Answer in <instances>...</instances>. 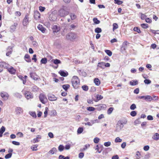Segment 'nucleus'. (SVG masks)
Masks as SVG:
<instances>
[{
    "mask_svg": "<svg viewBox=\"0 0 159 159\" xmlns=\"http://www.w3.org/2000/svg\"><path fill=\"white\" fill-rule=\"evenodd\" d=\"M127 120L126 119H123L121 120H119L118 122L116 127V131H120L123 127V125L126 124L127 123Z\"/></svg>",
    "mask_w": 159,
    "mask_h": 159,
    "instance_id": "f257e3e1",
    "label": "nucleus"
},
{
    "mask_svg": "<svg viewBox=\"0 0 159 159\" xmlns=\"http://www.w3.org/2000/svg\"><path fill=\"white\" fill-rule=\"evenodd\" d=\"M72 86L75 89H77L79 87L80 81L78 77L76 76H74L71 80Z\"/></svg>",
    "mask_w": 159,
    "mask_h": 159,
    "instance_id": "f03ea898",
    "label": "nucleus"
},
{
    "mask_svg": "<svg viewBox=\"0 0 159 159\" xmlns=\"http://www.w3.org/2000/svg\"><path fill=\"white\" fill-rule=\"evenodd\" d=\"M69 14V11L64 8L61 9L58 11V15L61 17H65Z\"/></svg>",
    "mask_w": 159,
    "mask_h": 159,
    "instance_id": "7ed1b4c3",
    "label": "nucleus"
},
{
    "mask_svg": "<svg viewBox=\"0 0 159 159\" xmlns=\"http://www.w3.org/2000/svg\"><path fill=\"white\" fill-rule=\"evenodd\" d=\"M66 37L67 40L73 41L76 38V35L75 33H70L66 35Z\"/></svg>",
    "mask_w": 159,
    "mask_h": 159,
    "instance_id": "20e7f679",
    "label": "nucleus"
},
{
    "mask_svg": "<svg viewBox=\"0 0 159 159\" xmlns=\"http://www.w3.org/2000/svg\"><path fill=\"white\" fill-rule=\"evenodd\" d=\"M39 98L41 102L45 104L47 101V99L45 96L43 94H41L39 96Z\"/></svg>",
    "mask_w": 159,
    "mask_h": 159,
    "instance_id": "39448f33",
    "label": "nucleus"
},
{
    "mask_svg": "<svg viewBox=\"0 0 159 159\" xmlns=\"http://www.w3.org/2000/svg\"><path fill=\"white\" fill-rule=\"evenodd\" d=\"M29 14L26 13L23 21V25L24 26H26L29 23Z\"/></svg>",
    "mask_w": 159,
    "mask_h": 159,
    "instance_id": "423d86ee",
    "label": "nucleus"
},
{
    "mask_svg": "<svg viewBox=\"0 0 159 159\" xmlns=\"http://www.w3.org/2000/svg\"><path fill=\"white\" fill-rule=\"evenodd\" d=\"M96 107V109L98 110H100L103 109H105L106 108V105L104 104H99L95 105Z\"/></svg>",
    "mask_w": 159,
    "mask_h": 159,
    "instance_id": "0eeeda50",
    "label": "nucleus"
},
{
    "mask_svg": "<svg viewBox=\"0 0 159 159\" xmlns=\"http://www.w3.org/2000/svg\"><path fill=\"white\" fill-rule=\"evenodd\" d=\"M52 29L53 31V32L54 33L58 32L61 29L60 27L57 25H53L52 27Z\"/></svg>",
    "mask_w": 159,
    "mask_h": 159,
    "instance_id": "6e6552de",
    "label": "nucleus"
},
{
    "mask_svg": "<svg viewBox=\"0 0 159 159\" xmlns=\"http://www.w3.org/2000/svg\"><path fill=\"white\" fill-rule=\"evenodd\" d=\"M49 18L51 21H55L57 19V17L55 14L52 13L49 15Z\"/></svg>",
    "mask_w": 159,
    "mask_h": 159,
    "instance_id": "1a4fd4ad",
    "label": "nucleus"
},
{
    "mask_svg": "<svg viewBox=\"0 0 159 159\" xmlns=\"http://www.w3.org/2000/svg\"><path fill=\"white\" fill-rule=\"evenodd\" d=\"M25 96L27 99H29L30 98H32L33 96L31 93L29 92H26L24 93Z\"/></svg>",
    "mask_w": 159,
    "mask_h": 159,
    "instance_id": "9d476101",
    "label": "nucleus"
},
{
    "mask_svg": "<svg viewBox=\"0 0 159 159\" xmlns=\"http://www.w3.org/2000/svg\"><path fill=\"white\" fill-rule=\"evenodd\" d=\"M48 99L51 101H54L57 100V98L52 94H49L48 95Z\"/></svg>",
    "mask_w": 159,
    "mask_h": 159,
    "instance_id": "9b49d317",
    "label": "nucleus"
},
{
    "mask_svg": "<svg viewBox=\"0 0 159 159\" xmlns=\"http://www.w3.org/2000/svg\"><path fill=\"white\" fill-rule=\"evenodd\" d=\"M0 95L2 98L4 100H7L9 96L7 93L3 92L1 93Z\"/></svg>",
    "mask_w": 159,
    "mask_h": 159,
    "instance_id": "f8f14e48",
    "label": "nucleus"
},
{
    "mask_svg": "<svg viewBox=\"0 0 159 159\" xmlns=\"http://www.w3.org/2000/svg\"><path fill=\"white\" fill-rule=\"evenodd\" d=\"M30 77L34 80H37L38 79V76L36 75V73L31 72L30 74Z\"/></svg>",
    "mask_w": 159,
    "mask_h": 159,
    "instance_id": "ddd939ff",
    "label": "nucleus"
},
{
    "mask_svg": "<svg viewBox=\"0 0 159 159\" xmlns=\"http://www.w3.org/2000/svg\"><path fill=\"white\" fill-rule=\"evenodd\" d=\"M9 72L12 74H15L16 72V70L13 67L11 66L7 69Z\"/></svg>",
    "mask_w": 159,
    "mask_h": 159,
    "instance_id": "4468645a",
    "label": "nucleus"
},
{
    "mask_svg": "<svg viewBox=\"0 0 159 159\" xmlns=\"http://www.w3.org/2000/svg\"><path fill=\"white\" fill-rule=\"evenodd\" d=\"M17 25L18 24L17 23H14L13 25H12L10 27V31L11 32H14L15 30Z\"/></svg>",
    "mask_w": 159,
    "mask_h": 159,
    "instance_id": "2eb2a0df",
    "label": "nucleus"
},
{
    "mask_svg": "<svg viewBox=\"0 0 159 159\" xmlns=\"http://www.w3.org/2000/svg\"><path fill=\"white\" fill-rule=\"evenodd\" d=\"M16 111L17 114L19 115L22 113L23 110L21 107H18L16 109Z\"/></svg>",
    "mask_w": 159,
    "mask_h": 159,
    "instance_id": "dca6fc26",
    "label": "nucleus"
},
{
    "mask_svg": "<svg viewBox=\"0 0 159 159\" xmlns=\"http://www.w3.org/2000/svg\"><path fill=\"white\" fill-rule=\"evenodd\" d=\"M96 121H98L97 120H92L91 121V122H88L87 123H83V124H84L85 125H88L89 126H92L94 123Z\"/></svg>",
    "mask_w": 159,
    "mask_h": 159,
    "instance_id": "f3484780",
    "label": "nucleus"
},
{
    "mask_svg": "<svg viewBox=\"0 0 159 159\" xmlns=\"http://www.w3.org/2000/svg\"><path fill=\"white\" fill-rule=\"evenodd\" d=\"M8 64L4 62H0V66L4 68H7L8 67Z\"/></svg>",
    "mask_w": 159,
    "mask_h": 159,
    "instance_id": "a211bd4d",
    "label": "nucleus"
},
{
    "mask_svg": "<svg viewBox=\"0 0 159 159\" xmlns=\"http://www.w3.org/2000/svg\"><path fill=\"white\" fill-rule=\"evenodd\" d=\"M38 29L40 30L42 33H44L45 32L46 29L44 28L42 25H39L38 26Z\"/></svg>",
    "mask_w": 159,
    "mask_h": 159,
    "instance_id": "6ab92c4d",
    "label": "nucleus"
},
{
    "mask_svg": "<svg viewBox=\"0 0 159 159\" xmlns=\"http://www.w3.org/2000/svg\"><path fill=\"white\" fill-rule=\"evenodd\" d=\"M24 58L26 61L27 62H31V60L30 58V56L29 54H26Z\"/></svg>",
    "mask_w": 159,
    "mask_h": 159,
    "instance_id": "aec40b11",
    "label": "nucleus"
},
{
    "mask_svg": "<svg viewBox=\"0 0 159 159\" xmlns=\"http://www.w3.org/2000/svg\"><path fill=\"white\" fill-rule=\"evenodd\" d=\"M34 17L36 19H39L40 18V14L38 11H36L34 12Z\"/></svg>",
    "mask_w": 159,
    "mask_h": 159,
    "instance_id": "412c9836",
    "label": "nucleus"
},
{
    "mask_svg": "<svg viewBox=\"0 0 159 159\" xmlns=\"http://www.w3.org/2000/svg\"><path fill=\"white\" fill-rule=\"evenodd\" d=\"M51 61L53 62L55 65H58L59 64L61 63V61L57 59H52Z\"/></svg>",
    "mask_w": 159,
    "mask_h": 159,
    "instance_id": "4be33fe9",
    "label": "nucleus"
},
{
    "mask_svg": "<svg viewBox=\"0 0 159 159\" xmlns=\"http://www.w3.org/2000/svg\"><path fill=\"white\" fill-rule=\"evenodd\" d=\"M152 138L155 140H158L159 139V134L157 133H156L152 136Z\"/></svg>",
    "mask_w": 159,
    "mask_h": 159,
    "instance_id": "5701e85b",
    "label": "nucleus"
},
{
    "mask_svg": "<svg viewBox=\"0 0 159 159\" xmlns=\"http://www.w3.org/2000/svg\"><path fill=\"white\" fill-rule=\"evenodd\" d=\"M59 73L61 76L64 77L68 75V73L67 72H65L63 71H60Z\"/></svg>",
    "mask_w": 159,
    "mask_h": 159,
    "instance_id": "b1692460",
    "label": "nucleus"
},
{
    "mask_svg": "<svg viewBox=\"0 0 159 159\" xmlns=\"http://www.w3.org/2000/svg\"><path fill=\"white\" fill-rule=\"evenodd\" d=\"M78 72H79V74L80 75H81L84 77H85L86 76V75H87L86 73L84 70H80L78 71Z\"/></svg>",
    "mask_w": 159,
    "mask_h": 159,
    "instance_id": "393cba45",
    "label": "nucleus"
},
{
    "mask_svg": "<svg viewBox=\"0 0 159 159\" xmlns=\"http://www.w3.org/2000/svg\"><path fill=\"white\" fill-rule=\"evenodd\" d=\"M94 82L95 84L97 86L99 85L100 84V82L98 78H95L94 80Z\"/></svg>",
    "mask_w": 159,
    "mask_h": 159,
    "instance_id": "a878e982",
    "label": "nucleus"
},
{
    "mask_svg": "<svg viewBox=\"0 0 159 159\" xmlns=\"http://www.w3.org/2000/svg\"><path fill=\"white\" fill-rule=\"evenodd\" d=\"M57 151V149L55 148H52L48 153H50L51 154H53Z\"/></svg>",
    "mask_w": 159,
    "mask_h": 159,
    "instance_id": "bb28decb",
    "label": "nucleus"
},
{
    "mask_svg": "<svg viewBox=\"0 0 159 159\" xmlns=\"http://www.w3.org/2000/svg\"><path fill=\"white\" fill-rule=\"evenodd\" d=\"M104 63L103 62H99L97 65V67H100L102 68H104Z\"/></svg>",
    "mask_w": 159,
    "mask_h": 159,
    "instance_id": "cd10ccee",
    "label": "nucleus"
},
{
    "mask_svg": "<svg viewBox=\"0 0 159 159\" xmlns=\"http://www.w3.org/2000/svg\"><path fill=\"white\" fill-rule=\"evenodd\" d=\"M138 84V82L137 80H133L130 81V85L134 86L137 84Z\"/></svg>",
    "mask_w": 159,
    "mask_h": 159,
    "instance_id": "c85d7f7f",
    "label": "nucleus"
},
{
    "mask_svg": "<svg viewBox=\"0 0 159 159\" xmlns=\"http://www.w3.org/2000/svg\"><path fill=\"white\" fill-rule=\"evenodd\" d=\"M70 86L68 84H64L62 85L63 88L66 91L70 87Z\"/></svg>",
    "mask_w": 159,
    "mask_h": 159,
    "instance_id": "c756f323",
    "label": "nucleus"
},
{
    "mask_svg": "<svg viewBox=\"0 0 159 159\" xmlns=\"http://www.w3.org/2000/svg\"><path fill=\"white\" fill-rule=\"evenodd\" d=\"M14 96L18 98H20L22 97V95L19 93L16 92L14 94Z\"/></svg>",
    "mask_w": 159,
    "mask_h": 159,
    "instance_id": "7c9ffc66",
    "label": "nucleus"
},
{
    "mask_svg": "<svg viewBox=\"0 0 159 159\" xmlns=\"http://www.w3.org/2000/svg\"><path fill=\"white\" fill-rule=\"evenodd\" d=\"M93 21L95 24H99L100 22V21L98 20L97 18H93Z\"/></svg>",
    "mask_w": 159,
    "mask_h": 159,
    "instance_id": "2f4dec72",
    "label": "nucleus"
},
{
    "mask_svg": "<svg viewBox=\"0 0 159 159\" xmlns=\"http://www.w3.org/2000/svg\"><path fill=\"white\" fill-rule=\"evenodd\" d=\"M40 61L41 63L45 64L47 62V59L46 58H42Z\"/></svg>",
    "mask_w": 159,
    "mask_h": 159,
    "instance_id": "473e14b6",
    "label": "nucleus"
},
{
    "mask_svg": "<svg viewBox=\"0 0 159 159\" xmlns=\"http://www.w3.org/2000/svg\"><path fill=\"white\" fill-rule=\"evenodd\" d=\"M102 31L101 29L99 27H97L95 29V32L96 33H99L101 32Z\"/></svg>",
    "mask_w": 159,
    "mask_h": 159,
    "instance_id": "72a5a7b5",
    "label": "nucleus"
},
{
    "mask_svg": "<svg viewBox=\"0 0 159 159\" xmlns=\"http://www.w3.org/2000/svg\"><path fill=\"white\" fill-rule=\"evenodd\" d=\"M70 16L71 20H74L75 19L76 16L75 14L71 13L70 14Z\"/></svg>",
    "mask_w": 159,
    "mask_h": 159,
    "instance_id": "f704fd0d",
    "label": "nucleus"
},
{
    "mask_svg": "<svg viewBox=\"0 0 159 159\" xmlns=\"http://www.w3.org/2000/svg\"><path fill=\"white\" fill-rule=\"evenodd\" d=\"M105 52L109 56H111L112 55V52L108 50H105Z\"/></svg>",
    "mask_w": 159,
    "mask_h": 159,
    "instance_id": "c9c22d12",
    "label": "nucleus"
},
{
    "mask_svg": "<svg viewBox=\"0 0 159 159\" xmlns=\"http://www.w3.org/2000/svg\"><path fill=\"white\" fill-rule=\"evenodd\" d=\"M145 99L148 100L149 101H151L152 100V98L151 96L148 95L145 96Z\"/></svg>",
    "mask_w": 159,
    "mask_h": 159,
    "instance_id": "e433bc0d",
    "label": "nucleus"
},
{
    "mask_svg": "<svg viewBox=\"0 0 159 159\" xmlns=\"http://www.w3.org/2000/svg\"><path fill=\"white\" fill-rule=\"evenodd\" d=\"M83 131V129L82 127L79 128L77 131V134H80Z\"/></svg>",
    "mask_w": 159,
    "mask_h": 159,
    "instance_id": "4c0bfd02",
    "label": "nucleus"
},
{
    "mask_svg": "<svg viewBox=\"0 0 159 159\" xmlns=\"http://www.w3.org/2000/svg\"><path fill=\"white\" fill-rule=\"evenodd\" d=\"M38 88L36 86H34L32 88V91L33 92H36L38 90Z\"/></svg>",
    "mask_w": 159,
    "mask_h": 159,
    "instance_id": "58836bf2",
    "label": "nucleus"
},
{
    "mask_svg": "<svg viewBox=\"0 0 159 159\" xmlns=\"http://www.w3.org/2000/svg\"><path fill=\"white\" fill-rule=\"evenodd\" d=\"M122 141V139H120L119 137H117L115 139V143L121 142Z\"/></svg>",
    "mask_w": 159,
    "mask_h": 159,
    "instance_id": "ea45409f",
    "label": "nucleus"
},
{
    "mask_svg": "<svg viewBox=\"0 0 159 159\" xmlns=\"http://www.w3.org/2000/svg\"><path fill=\"white\" fill-rule=\"evenodd\" d=\"M30 114L34 118L36 117V115L35 112H30Z\"/></svg>",
    "mask_w": 159,
    "mask_h": 159,
    "instance_id": "a19ab883",
    "label": "nucleus"
},
{
    "mask_svg": "<svg viewBox=\"0 0 159 159\" xmlns=\"http://www.w3.org/2000/svg\"><path fill=\"white\" fill-rule=\"evenodd\" d=\"M87 109L89 111H93L95 109V108L93 107H87Z\"/></svg>",
    "mask_w": 159,
    "mask_h": 159,
    "instance_id": "79ce46f5",
    "label": "nucleus"
},
{
    "mask_svg": "<svg viewBox=\"0 0 159 159\" xmlns=\"http://www.w3.org/2000/svg\"><path fill=\"white\" fill-rule=\"evenodd\" d=\"M114 2L115 3L117 4L118 5H121L123 3L122 1L120 0H114Z\"/></svg>",
    "mask_w": 159,
    "mask_h": 159,
    "instance_id": "37998d69",
    "label": "nucleus"
},
{
    "mask_svg": "<svg viewBox=\"0 0 159 159\" xmlns=\"http://www.w3.org/2000/svg\"><path fill=\"white\" fill-rule=\"evenodd\" d=\"M141 154L139 152L137 151L136 152V159H139L140 158V156Z\"/></svg>",
    "mask_w": 159,
    "mask_h": 159,
    "instance_id": "c03bdc74",
    "label": "nucleus"
},
{
    "mask_svg": "<svg viewBox=\"0 0 159 159\" xmlns=\"http://www.w3.org/2000/svg\"><path fill=\"white\" fill-rule=\"evenodd\" d=\"M64 148L63 146L61 145H60L58 147V150L60 151L61 152L63 150Z\"/></svg>",
    "mask_w": 159,
    "mask_h": 159,
    "instance_id": "a18cd8bd",
    "label": "nucleus"
},
{
    "mask_svg": "<svg viewBox=\"0 0 159 159\" xmlns=\"http://www.w3.org/2000/svg\"><path fill=\"white\" fill-rule=\"evenodd\" d=\"M139 14L141 15V18L142 20H144L145 19H146L147 16L144 14H143L142 13H140Z\"/></svg>",
    "mask_w": 159,
    "mask_h": 159,
    "instance_id": "49530a36",
    "label": "nucleus"
},
{
    "mask_svg": "<svg viewBox=\"0 0 159 159\" xmlns=\"http://www.w3.org/2000/svg\"><path fill=\"white\" fill-rule=\"evenodd\" d=\"M83 89L85 91H87L88 90V87L86 85H84L82 87Z\"/></svg>",
    "mask_w": 159,
    "mask_h": 159,
    "instance_id": "de8ad7c7",
    "label": "nucleus"
},
{
    "mask_svg": "<svg viewBox=\"0 0 159 159\" xmlns=\"http://www.w3.org/2000/svg\"><path fill=\"white\" fill-rule=\"evenodd\" d=\"M113 30L114 31L115 30L117 29L118 28V25L116 23H114L113 25Z\"/></svg>",
    "mask_w": 159,
    "mask_h": 159,
    "instance_id": "09e8293b",
    "label": "nucleus"
},
{
    "mask_svg": "<svg viewBox=\"0 0 159 159\" xmlns=\"http://www.w3.org/2000/svg\"><path fill=\"white\" fill-rule=\"evenodd\" d=\"M134 31L137 32L139 33H140L141 32L139 29L137 27H135L134 28Z\"/></svg>",
    "mask_w": 159,
    "mask_h": 159,
    "instance_id": "8fccbe9b",
    "label": "nucleus"
},
{
    "mask_svg": "<svg viewBox=\"0 0 159 159\" xmlns=\"http://www.w3.org/2000/svg\"><path fill=\"white\" fill-rule=\"evenodd\" d=\"M141 26L144 29H147L148 27V25L146 24H142L141 25Z\"/></svg>",
    "mask_w": 159,
    "mask_h": 159,
    "instance_id": "3c124183",
    "label": "nucleus"
},
{
    "mask_svg": "<svg viewBox=\"0 0 159 159\" xmlns=\"http://www.w3.org/2000/svg\"><path fill=\"white\" fill-rule=\"evenodd\" d=\"M130 114L131 116L134 117L136 116L137 113L135 111H133L130 112Z\"/></svg>",
    "mask_w": 159,
    "mask_h": 159,
    "instance_id": "603ef678",
    "label": "nucleus"
},
{
    "mask_svg": "<svg viewBox=\"0 0 159 159\" xmlns=\"http://www.w3.org/2000/svg\"><path fill=\"white\" fill-rule=\"evenodd\" d=\"M12 153H8L5 155V158L6 159H8L11 158L12 156Z\"/></svg>",
    "mask_w": 159,
    "mask_h": 159,
    "instance_id": "864d4df0",
    "label": "nucleus"
},
{
    "mask_svg": "<svg viewBox=\"0 0 159 159\" xmlns=\"http://www.w3.org/2000/svg\"><path fill=\"white\" fill-rule=\"evenodd\" d=\"M144 82L145 84H149L151 83V81L148 79H145L144 80Z\"/></svg>",
    "mask_w": 159,
    "mask_h": 159,
    "instance_id": "5fc2aeb1",
    "label": "nucleus"
},
{
    "mask_svg": "<svg viewBox=\"0 0 159 159\" xmlns=\"http://www.w3.org/2000/svg\"><path fill=\"white\" fill-rule=\"evenodd\" d=\"M96 98L98 100H100L103 98L102 96L101 95L97 94L96 96Z\"/></svg>",
    "mask_w": 159,
    "mask_h": 159,
    "instance_id": "6e6d98bb",
    "label": "nucleus"
},
{
    "mask_svg": "<svg viewBox=\"0 0 159 159\" xmlns=\"http://www.w3.org/2000/svg\"><path fill=\"white\" fill-rule=\"evenodd\" d=\"M136 106L134 104H133L130 107V109L132 110H134L136 108Z\"/></svg>",
    "mask_w": 159,
    "mask_h": 159,
    "instance_id": "4d7b16f0",
    "label": "nucleus"
},
{
    "mask_svg": "<svg viewBox=\"0 0 159 159\" xmlns=\"http://www.w3.org/2000/svg\"><path fill=\"white\" fill-rule=\"evenodd\" d=\"M111 142L109 141L108 142H105L104 144V145L106 147H108L110 146L111 145Z\"/></svg>",
    "mask_w": 159,
    "mask_h": 159,
    "instance_id": "13d9d810",
    "label": "nucleus"
},
{
    "mask_svg": "<svg viewBox=\"0 0 159 159\" xmlns=\"http://www.w3.org/2000/svg\"><path fill=\"white\" fill-rule=\"evenodd\" d=\"M113 110V108L112 107L109 108L107 111V113L109 114H111Z\"/></svg>",
    "mask_w": 159,
    "mask_h": 159,
    "instance_id": "bf43d9fd",
    "label": "nucleus"
},
{
    "mask_svg": "<svg viewBox=\"0 0 159 159\" xmlns=\"http://www.w3.org/2000/svg\"><path fill=\"white\" fill-rule=\"evenodd\" d=\"M99 140V139L98 138H95L93 140V141L94 143H98Z\"/></svg>",
    "mask_w": 159,
    "mask_h": 159,
    "instance_id": "052dcab7",
    "label": "nucleus"
},
{
    "mask_svg": "<svg viewBox=\"0 0 159 159\" xmlns=\"http://www.w3.org/2000/svg\"><path fill=\"white\" fill-rule=\"evenodd\" d=\"M48 109V108L47 107L45 108L46 110L44 112V117H46L47 116L48 114L47 110Z\"/></svg>",
    "mask_w": 159,
    "mask_h": 159,
    "instance_id": "680f3d73",
    "label": "nucleus"
},
{
    "mask_svg": "<svg viewBox=\"0 0 159 159\" xmlns=\"http://www.w3.org/2000/svg\"><path fill=\"white\" fill-rule=\"evenodd\" d=\"M36 57V54H34L33 56V57H32V60H34L35 62H36L37 61V59Z\"/></svg>",
    "mask_w": 159,
    "mask_h": 159,
    "instance_id": "e2e57ef3",
    "label": "nucleus"
},
{
    "mask_svg": "<svg viewBox=\"0 0 159 159\" xmlns=\"http://www.w3.org/2000/svg\"><path fill=\"white\" fill-rule=\"evenodd\" d=\"M126 145V143L125 142H124L121 144V146L122 148L124 149L125 148Z\"/></svg>",
    "mask_w": 159,
    "mask_h": 159,
    "instance_id": "0e129e2a",
    "label": "nucleus"
},
{
    "mask_svg": "<svg viewBox=\"0 0 159 159\" xmlns=\"http://www.w3.org/2000/svg\"><path fill=\"white\" fill-rule=\"evenodd\" d=\"M84 154L83 152H80L79 154V158H82L84 156Z\"/></svg>",
    "mask_w": 159,
    "mask_h": 159,
    "instance_id": "69168bd1",
    "label": "nucleus"
},
{
    "mask_svg": "<svg viewBox=\"0 0 159 159\" xmlns=\"http://www.w3.org/2000/svg\"><path fill=\"white\" fill-rule=\"evenodd\" d=\"M149 148V147L148 145L144 146L143 147V149L145 151H148Z\"/></svg>",
    "mask_w": 159,
    "mask_h": 159,
    "instance_id": "338daca9",
    "label": "nucleus"
},
{
    "mask_svg": "<svg viewBox=\"0 0 159 159\" xmlns=\"http://www.w3.org/2000/svg\"><path fill=\"white\" fill-rule=\"evenodd\" d=\"M39 10L41 12L43 11L45 9V8L44 7H42L41 6H40L39 7Z\"/></svg>",
    "mask_w": 159,
    "mask_h": 159,
    "instance_id": "774afa93",
    "label": "nucleus"
}]
</instances>
